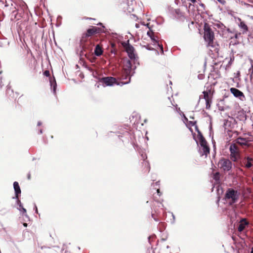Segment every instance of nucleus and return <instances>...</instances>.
I'll return each mask as SVG.
<instances>
[{
	"mask_svg": "<svg viewBox=\"0 0 253 253\" xmlns=\"http://www.w3.org/2000/svg\"><path fill=\"white\" fill-rule=\"evenodd\" d=\"M50 84L51 87L52 88L53 93H55L57 84L54 78L53 79V80L51 79L50 80Z\"/></svg>",
	"mask_w": 253,
	"mask_h": 253,
	"instance_id": "nucleus-22",
	"label": "nucleus"
},
{
	"mask_svg": "<svg viewBox=\"0 0 253 253\" xmlns=\"http://www.w3.org/2000/svg\"><path fill=\"white\" fill-rule=\"evenodd\" d=\"M248 39L253 42V31L248 35Z\"/></svg>",
	"mask_w": 253,
	"mask_h": 253,
	"instance_id": "nucleus-31",
	"label": "nucleus"
},
{
	"mask_svg": "<svg viewBox=\"0 0 253 253\" xmlns=\"http://www.w3.org/2000/svg\"><path fill=\"white\" fill-rule=\"evenodd\" d=\"M204 77V75L203 74H199L198 76V78L200 80H202Z\"/></svg>",
	"mask_w": 253,
	"mask_h": 253,
	"instance_id": "nucleus-33",
	"label": "nucleus"
},
{
	"mask_svg": "<svg viewBox=\"0 0 253 253\" xmlns=\"http://www.w3.org/2000/svg\"><path fill=\"white\" fill-rule=\"evenodd\" d=\"M172 216H173V219H174L175 217L173 214H172Z\"/></svg>",
	"mask_w": 253,
	"mask_h": 253,
	"instance_id": "nucleus-49",
	"label": "nucleus"
},
{
	"mask_svg": "<svg viewBox=\"0 0 253 253\" xmlns=\"http://www.w3.org/2000/svg\"><path fill=\"white\" fill-rule=\"evenodd\" d=\"M97 25H101L102 28H99L97 27H93L94 31L96 34L97 33H105L106 31L105 30V27L102 25V24L101 23H99Z\"/></svg>",
	"mask_w": 253,
	"mask_h": 253,
	"instance_id": "nucleus-17",
	"label": "nucleus"
},
{
	"mask_svg": "<svg viewBox=\"0 0 253 253\" xmlns=\"http://www.w3.org/2000/svg\"><path fill=\"white\" fill-rule=\"evenodd\" d=\"M195 122H190V124H191L192 126H194L195 124Z\"/></svg>",
	"mask_w": 253,
	"mask_h": 253,
	"instance_id": "nucleus-41",
	"label": "nucleus"
},
{
	"mask_svg": "<svg viewBox=\"0 0 253 253\" xmlns=\"http://www.w3.org/2000/svg\"><path fill=\"white\" fill-rule=\"evenodd\" d=\"M152 41L153 42L154 45H157V46L160 48L161 53L163 54L164 53L163 47L162 44H160L157 38L155 37L154 35L151 38Z\"/></svg>",
	"mask_w": 253,
	"mask_h": 253,
	"instance_id": "nucleus-15",
	"label": "nucleus"
},
{
	"mask_svg": "<svg viewBox=\"0 0 253 253\" xmlns=\"http://www.w3.org/2000/svg\"><path fill=\"white\" fill-rule=\"evenodd\" d=\"M94 34H96L95 31H94V28L93 27L92 28H91V29H88L87 30V33L86 34V37H89L91 35Z\"/></svg>",
	"mask_w": 253,
	"mask_h": 253,
	"instance_id": "nucleus-23",
	"label": "nucleus"
},
{
	"mask_svg": "<svg viewBox=\"0 0 253 253\" xmlns=\"http://www.w3.org/2000/svg\"><path fill=\"white\" fill-rule=\"evenodd\" d=\"M219 2L222 4H224L225 3V1L224 0H217Z\"/></svg>",
	"mask_w": 253,
	"mask_h": 253,
	"instance_id": "nucleus-35",
	"label": "nucleus"
},
{
	"mask_svg": "<svg viewBox=\"0 0 253 253\" xmlns=\"http://www.w3.org/2000/svg\"><path fill=\"white\" fill-rule=\"evenodd\" d=\"M248 224V222L246 221L245 218H243L240 221V223L239 224L238 230L239 232H242L244 230L245 228V226Z\"/></svg>",
	"mask_w": 253,
	"mask_h": 253,
	"instance_id": "nucleus-14",
	"label": "nucleus"
},
{
	"mask_svg": "<svg viewBox=\"0 0 253 253\" xmlns=\"http://www.w3.org/2000/svg\"><path fill=\"white\" fill-rule=\"evenodd\" d=\"M103 53V50L102 49V48L99 45V44H97L95 48V50H94V54L95 55H96L97 56H100Z\"/></svg>",
	"mask_w": 253,
	"mask_h": 253,
	"instance_id": "nucleus-18",
	"label": "nucleus"
},
{
	"mask_svg": "<svg viewBox=\"0 0 253 253\" xmlns=\"http://www.w3.org/2000/svg\"><path fill=\"white\" fill-rule=\"evenodd\" d=\"M141 156L144 161L143 165H145V166H147L146 170L149 172L150 169L149 164L147 161H145V160L147 158L146 155L145 154H142Z\"/></svg>",
	"mask_w": 253,
	"mask_h": 253,
	"instance_id": "nucleus-21",
	"label": "nucleus"
},
{
	"mask_svg": "<svg viewBox=\"0 0 253 253\" xmlns=\"http://www.w3.org/2000/svg\"><path fill=\"white\" fill-rule=\"evenodd\" d=\"M144 47L145 48H146L147 49H148V50H152V49H153V48H152L149 47V45H144Z\"/></svg>",
	"mask_w": 253,
	"mask_h": 253,
	"instance_id": "nucleus-36",
	"label": "nucleus"
},
{
	"mask_svg": "<svg viewBox=\"0 0 253 253\" xmlns=\"http://www.w3.org/2000/svg\"><path fill=\"white\" fill-rule=\"evenodd\" d=\"M237 143L241 145H247L248 141L246 138L239 137L237 139Z\"/></svg>",
	"mask_w": 253,
	"mask_h": 253,
	"instance_id": "nucleus-19",
	"label": "nucleus"
},
{
	"mask_svg": "<svg viewBox=\"0 0 253 253\" xmlns=\"http://www.w3.org/2000/svg\"><path fill=\"white\" fill-rule=\"evenodd\" d=\"M198 137L200 145L199 152L201 156H205L207 157L210 153V148L207 145L206 140L201 133L198 135Z\"/></svg>",
	"mask_w": 253,
	"mask_h": 253,
	"instance_id": "nucleus-3",
	"label": "nucleus"
},
{
	"mask_svg": "<svg viewBox=\"0 0 253 253\" xmlns=\"http://www.w3.org/2000/svg\"><path fill=\"white\" fill-rule=\"evenodd\" d=\"M134 72H132V65L131 61L129 60H127L124 65V73L122 76L123 80L127 79L128 77V81L126 82L122 83L123 84H125L129 83L130 81V77L132 76Z\"/></svg>",
	"mask_w": 253,
	"mask_h": 253,
	"instance_id": "nucleus-4",
	"label": "nucleus"
},
{
	"mask_svg": "<svg viewBox=\"0 0 253 253\" xmlns=\"http://www.w3.org/2000/svg\"><path fill=\"white\" fill-rule=\"evenodd\" d=\"M188 0L192 2V3H195L197 1V0ZM198 0L200 1V0Z\"/></svg>",
	"mask_w": 253,
	"mask_h": 253,
	"instance_id": "nucleus-38",
	"label": "nucleus"
},
{
	"mask_svg": "<svg viewBox=\"0 0 253 253\" xmlns=\"http://www.w3.org/2000/svg\"><path fill=\"white\" fill-rule=\"evenodd\" d=\"M16 199H17V204L19 206V207H22V204L21 201L18 199V198Z\"/></svg>",
	"mask_w": 253,
	"mask_h": 253,
	"instance_id": "nucleus-32",
	"label": "nucleus"
},
{
	"mask_svg": "<svg viewBox=\"0 0 253 253\" xmlns=\"http://www.w3.org/2000/svg\"><path fill=\"white\" fill-rule=\"evenodd\" d=\"M28 179H30V174H29V175H28Z\"/></svg>",
	"mask_w": 253,
	"mask_h": 253,
	"instance_id": "nucleus-47",
	"label": "nucleus"
},
{
	"mask_svg": "<svg viewBox=\"0 0 253 253\" xmlns=\"http://www.w3.org/2000/svg\"><path fill=\"white\" fill-rule=\"evenodd\" d=\"M147 34L150 38L154 35V32L150 29L147 32Z\"/></svg>",
	"mask_w": 253,
	"mask_h": 253,
	"instance_id": "nucleus-30",
	"label": "nucleus"
},
{
	"mask_svg": "<svg viewBox=\"0 0 253 253\" xmlns=\"http://www.w3.org/2000/svg\"><path fill=\"white\" fill-rule=\"evenodd\" d=\"M240 193L237 190L233 188H228L226 191L224 199L228 202L230 205L236 203L238 201Z\"/></svg>",
	"mask_w": 253,
	"mask_h": 253,
	"instance_id": "nucleus-2",
	"label": "nucleus"
},
{
	"mask_svg": "<svg viewBox=\"0 0 253 253\" xmlns=\"http://www.w3.org/2000/svg\"><path fill=\"white\" fill-rule=\"evenodd\" d=\"M126 50L128 54V56L130 59H135V54L134 53V47L129 44L126 45Z\"/></svg>",
	"mask_w": 253,
	"mask_h": 253,
	"instance_id": "nucleus-8",
	"label": "nucleus"
},
{
	"mask_svg": "<svg viewBox=\"0 0 253 253\" xmlns=\"http://www.w3.org/2000/svg\"><path fill=\"white\" fill-rule=\"evenodd\" d=\"M17 209L21 212V213H22L23 215H25V216H27V215L26 214V210L23 208V205L21 207L17 208Z\"/></svg>",
	"mask_w": 253,
	"mask_h": 253,
	"instance_id": "nucleus-24",
	"label": "nucleus"
},
{
	"mask_svg": "<svg viewBox=\"0 0 253 253\" xmlns=\"http://www.w3.org/2000/svg\"><path fill=\"white\" fill-rule=\"evenodd\" d=\"M42 129H40L39 130V134H42Z\"/></svg>",
	"mask_w": 253,
	"mask_h": 253,
	"instance_id": "nucleus-44",
	"label": "nucleus"
},
{
	"mask_svg": "<svg viewBox=\"0 0 253 253\" xmlns=\"http://www.w3.org/2000/svg\"><path fill=\"white\" fill-rule=\"evenodd\" d=\"M100 82L105 84L106 86H112L117 84L116 80L115 78L112 77H107L102 78Z\"/></svg>",
	"mask_w": 253,
	"mask_h": 253,
	"instance_id": "nucleus-7",
	"label": "nucleus"
},
{
	"mask_svg": "<svg viewBox=\"0 0 253 253\" xmlns=\"http://www.w3.org/2000/svg\"><path fill=\"white\" fill-rule=\"evenodd\" d=\"M206 104V108L209 109L211 108V99L209 100L208 101H205Z\"/></svg>",
	"mask_w": 253,
	"mask_h": 253,
	"instance_id": "nucleus-26",
	"label": "nucleus"
},
{
	"mask_svg": "<svg viewBox=\"0 0 253 253\" xmlns=\"http://www.w3.org/2000/svg\"><path fill=\"white\" fill-rule=\"evenodd\" d=\"M157 191L158 194L159 196H160L161 194H160V190H159V189H157Z\"/></svg>",
	"mask_w": 253,
	"mask_h": 253,
	"instance_id": "nucleus-43",
	"label": "nucleus"
},
{
	"mask_svg": "<svg viewBox=\"0 0 253 253\" xmlns=\"http://www.w3.org/2000/svg\"><path fill=\"white\" fill-rule=\"evenodd\" d=\"M134 1L132 0H123L121 2V7L125 12L131 13L134 10Z\"/></svg>",
	"mask_w": 253,
	"mask_h": 253,
	"instance_id": "nucleus-5",
	"label": "nucleus"
},
{
	"mask_svg": "<svg viewBox=\"0 0 253 253\" xmlns=\"http://www.w3.org/2000/svg\"><path fill=\"white\" fill-rule=\"evenodd\" d=\"M253 74V65L251 66V67L249 69V74L250 75V77L252 79V76Z\"/></svg>",
	"mask_w": 253,
	"mask_h": 253,
	"instance_id": "nucleus-28",
	"label": "nucleus"
},
{
	"mask_svg": "<svg viewBox=\"0 0 253 253\" xmlns=\"http://www.w3.org/2000/svg\"><path fill=\"white\" fill-rule=\"evenodd\" d=\"M251 253H253V247L251 249Z\"/></svg>",
	"mask_w": 253,
	"mask_h": 253,
	"instance_id": "nucleus-46",
	"label": "nucleus"
},
{
	"mask_svg": "<svg viewBox=\"0 0 253 253\" xmlns=\"http://www.w3.org/2000/svg\"><path fill=\"white\" fill-rule=\"evenodd\" d=\"M13 188L15 194V198L18 199L19 195L21 194V189L17 182L15 181L13 183Z\"/></svg>",
	"mask_w": 253,
	"mask_h": 253,
	"instance_id": "nucleus-13",
	"label": "nucleus"
},
{
	"mask_svg": "<svg viewBox=\"0 0 253 253\" xmlns=\"http://www.w3.org/2000/svg\"><path fill=\"white\" fill-rule=\"evenodd\" d=\"M203 97L205 101H208L209 100L211 99V96L210 94L211 91L209 90V92L207 91H203Z\"/></svg>",
	"mask_w": 253,
	"mask_h": 253,
	"instance_id": "nucleus-20",
	"label": "nucleus"
},
{
	"mask_svg": "<svg viewBox=\"0 0 253 253\" xmlns=\"http://www.w3.org/2000/svg\"><path fill=\"white\" fill-rule=\"evenodd\" d=\"M44 75L45 76H46V77H48L49 76V72L48 71H45L44 72Z\"/></svg>",
	"mask_w": 253,
	"mask_h": 253,
	"instance_id": "nucleus-34",
	"label": "nucleus"
},
{
	"mask_svg": "<svg viewBox=\"0 0 253 253\" xmlns=\"http://www.w3.org/2000/svg\"><path fill=\"white\" fill-rule=\"evenodd\" d=\"M152 216L155 221H158V220L154 217V214H152Z\"/></svg>",
	"mask_w": 253,
	"mask_h": 253,
	"instance_id": "nucleus-40",
	"label": "nucleus"
},
{
	"mask_svg": "<svg viewBox=\"0 0 253 253\" xmlns=\"http://www.w3.org/2000/svg\"><path fill=\"white\" fill-rule=\"evenodd\" d=\"M23 225H24V226H25V227H27V223H23Z\"/></svg>",
	"mask_w": 253,
	"mask_h": 253,
	"instance_id": "nucleus-45",
	"label": "nucleus"
},
{
	"mask_svg": "<svg viewBox=\"0 0 253 253\" xmlns=\"http://www.w3.org/2000/svg\"><path fill=\"white\" fill-rule=\"evenodd\" d=\"M218 167L222 169L224 171H229L232 168V163L226 159H221L218 164Z\"/></svg>",
	"mask_w": 253,
	"mask_h": 253,
	"instance_id": "nucleus-6",
	"label": "nucleus"
},
{
	"mask_svg": "<svg viewBox=\"0 0 253 253\" xmlns=\"http://www.w3.org/2000/svg\"><path fill=\"white\" fill-rule=\"evenodd\" d=\"M238 20L240 21V23L238 24V26L242 32L243 34H247L248 31V27L247 25L245 24V23L242 21L240 18L238 19Z\"/></svg>",
	"mask_w": 253,
	"mask_h": 253,
	"instance_id": "nucleus-11",
	"label": "nucleus"
},
{
	"mask_svg": "<svg viewBox=\"0 0 253 253\" xmlns=\"http://www.w3.org/2000/svg\"><path fill=\"white\" fill-rule=\"evenodd\" d=\"M34 209L35 210V212L37 213H38V209H37V206H36V205L35 204V206H34Z\"/></svg>",
	"mask_w": 253,
	"mask_h": 253,
	"instance_id": "nucleus-37",
	"label": "nucleus"
},
{
	"mask_svg": "<svg viewBox=\"0 0 253 253\" xmlns=\"http://www.w3.org/2000/svg\"><path fill=\"white\" fill-rule=\"evenodd\" d=\"M199 4H200V5L201 7H203V8H204V7H205V4H203V3H200Z\"/></svg>",
	"mask_w": 253,
	"mask_h": 253,
	"instance_id": "nucleus-39",
	"label": "nucleus"
},
{
	"mask_svg": "<svg viewBox=\"0 0 253 253\" xmlns=\"http://www.w3.org/2000/svg\"><path fill=\"white\" fill-rule=\"evenodd\" d=\"M213 178L216 180L218 181L219 179V173L216 172L213 175Z\"/></svg>",
	"mask_w": 253,
	"mask_h": 253,
	"instance_id": "nucleus-29",
	"label": "nucleus"
},
{
	"mask_svg": "<svg viewBox=\"0 0 253 253\" xmlns=\"http://www.w3.org/2000/svg\"><path fill=\"white\" fill-rule=\"evenodd\" d=\"M230 91L234 95V96L236 97H239L241 100H242V98H245L243 93L236 88H231Z\"/></svg>",
	"mask_w": 253,
	"mask_h": 253,
	"instance_id": "nucleus-10",
	"label": "nucleus"
},
{
	"mask_svg": "<svg viewBox=\"0 0 253 253\" xmlns=\"http://www.w3.org/2000/svg\"><path fill=\"white\" fill-rule=\"evenodd\" d=\"M4 3L5 7H9L10 5H12V1L11 0H5Z\"/></svg>",
	"mask_w": 253,
	"mask_h": 253,
	"instance_id": "nucleus-25",
	"label": "nucleus"
},
{
	"mask_svg": "<svg viewBox=\"0 0 253 253\" xmlns=\"http://www.w3.org/2000/svg\"><path fill=\"white\" fill-rule=\"evenodd\" d=\"M204 39L207 42V46L212 48H215L216 43L214 42V35L213 31L210 28L208 24H205L204 26Z\"/></svg>",
	"mask_w": 253,
	"mask_h": 253,
	"instance_id": "nucleus-1",
	"label": "nucleus"
},
{
	"mask_svg": "<svg viewBox=\"0 0 253 253\" xmlns=\"http://www.w3.org/2000/svg\"><path fill=\"white\" fill-rule=\"evenodd\" d=\"M169 84H170V85H171V84H172V82H171V81H169Z\"/></svg>",
	"mask_w": 253,
	"mask_h": 253,
	"instance_id": "nucleus-48",
	"label": "nucleus"
},
{
	"mask_svg": "<svg viewBox=\"0 0 253 253\" xmlns=\"http://www.w3.org/2000/svg\"><path fill=\"white\" fill-rule=\"evenodd\" d=\"M230 151L231 153V156L232 158H234L233 160L236 161L237 159V157L238 156L237 146L234 144H231L230 146Z\"/></svg>",
	"mask_w": 253,
	"mask_h": 253,
	"instance_id": "nucleus-9",
	"label": "nucleus"
},
{
	"mask_svg": "<svg viewBox=\"0 0 253 253\" xmlns=\"http://www.w3.org/2000/svg\"><path fill=\"white\" fill-rule=\"evenodd\" d=\"M16 3L12 2V5H10V9L12 11V12H14L15 11V10L16 9Z\"/></svg>",
	"mask_w": 253,
	"mask_h": 253,
	"instance_id": "nucleus-27",
	"label": "nucleus"
},
{
	"mask_svg": "<svg viewBox=\"0 0 253 253\" xmlns=\"http://www.w3.org/2000/svg\"><path fill=\"white\" fill-rule=\"evenodd\" d=\"M169 11L172 16L176 18H179L183 16L182 13L180 11L179 9H173L171 8L169 9Z\"/></svg>",
	"mask_w": 253,
	"mask_h": 253,
	"instance_id": "nucleus-12",
	"label": "nucleus"
},
{
	"mask_svg": "<svg viewBox=\"0 0 253 253\" xmlns=\"http://www.w3.org/2000/svg\"><path fill=\"white\" fill-rule=\"evenodd\" d=\"M41 125H42V122H41V121H39V122H38V124H37V125H38V126H40Z\"/></svg>",
	"mask_w": 253,
	"mask_h": 253,
	"instance_id": "nucleus-42",
	"label": "nucleus"
},
{
	"mask_svg": "<svg viewBox=\"0 0 253 253\" xmlns=\"http://www.w3.org/2000/svg\"><path fill=\"white\" fill-rule=\"evenodd\" d=\"M253 161V158L250 157H247L245 158L244 160V164L245 165V167L247 168H250L252 167L253 165L252 164V162Z\"/></svg>",
	"mask_w": 253,
	"mask_h": 253,
	"instance_id": "nucleus-16",
	"label": "nucleus"
}]
</instances>
